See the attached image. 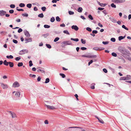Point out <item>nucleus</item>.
I'll return each mask as SVG.
<instances>
[{"label":"nucleus","instance_id":"obj_1","mask_svg":"<svg viewBox=\"0 0 131 131\" xmlns=\"http://www.w3.org/2000/svg\"><path fill=\"white\" fill-rule=\"evenodd\" d=\"M118 50L122 53L124 54H125L126 53V50L124 48L120 47L118 48Z\"/></svg>","mask_w":131,"mask_h":131},{"label":"nucleus","instance_id":"obj_2","mask_svg":"<svg viewBox=\"0 0 131 131\" xmlns=\"http://www.w3.org/2000/svg\"><path fill=\"white\" fill-rule=\"evenodd\" d=\"M0 84L1 87L3 89H7L8 88V86L7 84L3 82H1Z\"/></svg>","mask_w":131,"mask_h":131},{"label":"nucleus","instance_id":"obj_3","mask_svg":"<svg viewBox=\"0 0 131 131\" xmlns=\"http://www.w3.org/2000/svg\"><path fill=\"white\" fill-rule=\"evenodd\" d=\"M37 71L39 72H40L42 73H45V71L44 69L40 67H38L37 68Z\"/></svg>","mask_w":131,"mask_h":131},{"label":"nucleus","instance_id":"obj_4","mask_svg":"<svg viewBox=\"0 0 131 131\" xmlns=\"http://www.w3.org/2000/svg\"><path fill=\"white\" fill-rule=\"evenodd\" d=\"M15 93V96L16 98H18L19 97L20 95V92L19 91L16 92L14 91L13 92V94H14Z\"/></svg>","mask_w":131,"mask_h":131},{"label":"nucleus","instance_id":"obj_5","mask_svg":"<svg viewBox=\"0 0 131 131\" xmlns=\"http://www.w3.org/2000/svg\"><path fill=\"white\" fill-rule=\"evenodd\" d=\"M20 86L19 83L17 81H15L13 84L12 86L13 88L18 87Z\"/></svg>","mask_w":131,"mask_h":131},{"label":"nucleus","instance_id":"obj_6","mask_svg":"<svg viewBox=\"0 0 131 131\" xmlns=\"http://www.w3.org/2000/svg\"><path fill=\"white\" fill-rule=\"evenodd\" d=\"M28 51L26 49H24L20 51L19 52L20 55H22L25 53L28 52Z\"/></svg>","mask_w":131,"mask_h":131},{"label":"nucleus","instance_id":"obj_7","mask_svg":"<svg viewBox=\"0 0 131 131\" xmlns=\"http://www.w3.org/2000/svg\"><path fill=\"white\" fill-rule=\"evenodd\" d=\"M62 43L66 46L72 45V42L70 41H64Z\"/></svg>","mask_w":131,"mask_h":131},{"label":"nucleus","instance_id":"obj_8","mask_svg":"<svg viewBox=\"0 0 131 131\" xmlns=\"http://www.w3.org/2000/svg\"><path fill=\"white\" fill-rule=\"evenodd\" d=\"M45 106L48 109L50 110H54L55 109V107L52 106H50L49 105H45Z\"/></svg>","mask_w":131,"mask_h":131},{"label":"nucleus","instance_id":"obj_9","mask_svg":"<svg viewBox=\"0 0 131 131\" xmlns=\"http://www.w3.org/2000/svg\"><path fill=\"white\" fill-rule=\"evenodd\" d=\"M71 28L72 29H74L76 31H78L79 29L77 26L74 25H73L71 26Z\"/></svg>","mask_w":131,"mask_h":131},{"label":"nucleus","instance_id":"obj_10","mask_svg":"<svg viewBox=\"0 0 131 131\" xmlns=\"http://www.w3.org/2000/svg\"><path fill=\"white\" fill-rule=\"evenodd\" d=\"M24 33L26 36L27 37H29L30 36L29 32L26 30H25L24 31Z\"/></svg>","mask_w":131,"mask_h":131},{"label":"nucleus","instance_id":"obj_11","mask_svg":"<svg viewBox=\"0 0 131 131\" xmlns=\"http://www.w3.org/2000/svg\"><path fill=\"white\" fill-rule=\"evenodd\" d=\"M6 13V12L3 10H0V15L1 16H3L5 15V14Z\"/></svg>","mask_w":131,"mask_h":131},{"label":"nucleus","instance_id":"obj_12","mask_svg":"<svg viewBox=\"0 0 131 131\" xmlns=\"http://www.w3.org/2000/svg\"><path fill=\"white\" fill-rule=\"evenodd\" d=\"M25 40H26L27 41L25 42V43H27V42H31L32 41V38H26L25 39Z\"/></svg>","mask_w":131,"mask_h":131},{"label":"nucleus","instance_id":"obj_13","mask_svg":"<svg viewBox=\"0 0 131 131\" xmlns=\"http://www.w3.org/2000/svg\"><path fill=\"white\" fill-rule=\"evenodd\" d=\"M109 19L111 20V21L114 23H116L117 22L116 20L114 18L112 17H110Z\"/></svg>","mask_w":131,"mask_h":131},{"label":"nucleus","instance_id":"obj_14","mask_svg":"<svg viewBox=\"0 0 131 131\" xmlns=\"http://www.w3.org/2000/svg\"><path fill=\"white\" fill-rule=\"evenodd\" d=\"M97 57V56L96 55H92L88 56V58H95Z\"/></svg>","mask_w":131,"mask_h":131},{"label":"nucleus","instance_id":"obj_15","mask_svg":"<svg viewBox=\"0 0 131 131\" xmlns=\"http://www.w3.org/2000/svg\"><path fill=\"white\" fill-rule=\"evenodd\" d=\"M98 4L100 5L102 7H105L106 5V4H103V3H101L99 2H97Z\"/></svg>","mask_w":131,"mask_h":131},{"label":"nucleus","instance_id":"obj_16","mask_svg":"<svg viewBox=\"0 0 131 131\" xmlns=\"http://www.w3.org/2000/svg\"><path fill=\"white\" fill-rule=\"evenodd\" d=\"M83 10L82 8L81 7H79L77 11L79 13H81L82 12Z\"/></svg>","mask_w":131,"mask_h":131},{"label":"nucleus","instance_id":"obj_17","mask_svg":"<svg viewBox=\"0 0 131 131\" xmlns=\"http://www.w3.org/2000/svg\"><path fill=\"white\" fill-rule=\"evenodd\" d=\"M4 64L6 66H8L9 64V62H7L6 60H5L4 62Z\"/></svg>","mask_w":131,"mask_h":131},{"label":"nucleus","instance_id":"obj_18","mask_svg":"<svg viewBox=\"0 0 131 131\" xmlns=\"http://www.w3.org/2000/svg\"><path fill=\"white\" fill-rule=\"evenodd\" d=\"M9 66L11 67H13L14 64L12 62H9Z\"/></svg>","mask_w":131,"mask_h":131},{"label":"nucleus","instance_id":"obj_19","mask_svg":"<svg viewBox=\"0 0 131 131\" xmlns=\"http://www.w3.org/2000/svg\"><path fill=\"white\" fill-rule=\"evenodd\" d=\"M125 36H124V37H123L122 36H120L118 37V40L119 41H121L122 39H123L125 38Z\"/></svg>","mask_w":131,"mask_h":131},{"label":"nucleus","instance_id":"obj_20","mask_svg":"<svg viewBox=\"0 0 131 131\" xmlns=\"http://www.w3.org/2000/svg\"><path fill=\"white\" fill-rule=\"evenodd\" d=\"M126 80H131V76L129 75H127L126 77Z\"/></svg>","mask_w":131,"mask_h":131},{"label":"nucleus","instance_id":"obj_21","mask_svg":"<svg viewBox=\"0 0 131 131\" xmlns=\"http://www.w3.org/2000/svg\"><path fill=\"white\" fill-rule=\"evenodd\" d=\"M23 65V63L22 62H19L17 64V66L18 67H20L22 66Z\"/></svg>","mask_w":131,"mask_h":131},{"label":"nucleus","instance_id":"obj_22","mask_svg":"<svg viewBox=\"0 0 131 131\" xmlns=\"http://www.w3.org/2000/svg\"><path fill=\"white\" fill-rule=\"evenodd\" d=\"M71 40L74 41H75L76 42L78 41H79V39L78 38H71Z\"/></svg>","mask_w":131,"mask_h":131},{"label":"nucleus","instance_id":"obj_23","mask_svg":"<svg viewBox=\"0 0 131 131\" xmlns=\"http://www.w3.org/2000/svg\"><path fill=\"white\" fill-rule=\"evenodd\" d=\"M50 81V79L49 78H48L46 79L45 81V83H49Z\"/></svg>","mask_w":131,"mask_h":131},{"label":"nucleus","instance_id":"obj_24","mask_svg":"<svg viewBox=\"0 0 131 131\" xmlns=\"http://www.w3.org/2000/svg\"><path fill=\"white\" fill-rule=\"evenodd\" d=\"M11 114L12 116V117L13 118H14L16 117V114L14 113H11Z\"/></svg>","mask_w":131,"mask_h":131},{"label":"nucleus","instance_id":"obj_25","mask_svg":"<svg viewBox=\"0 0 131 131\" xmlns=\"http://www.w3.org/2000/svg\"><path fill=\"white\" fill-rule=\"evenodd\" d=\"M38 16L40 18H43L44 16V15L42 13L38 15Z\"/></svg>","mask_w":131,"mask_h":131},{"label":"nucleus","instance_id":"obj_26","mask_svg":"<svg viewBox=\"0 0 131 131\" xmlns=\"http://www.w3.org/2000/svg\"><path fill=\"white\" fill-rule=\"evenodd\" d=\"M6 57L8 59H13V57L11 55H10L9 56H7Z\"/></svg>","mask_w":131,"mask_h":131},{"label":"nucleus","instance_id":"obj_27","mask_svg":"<svg viewBox=\"0 0 131 131\" xmlns=\"http://www.w3.org/2000/svg\"><path fill=\"white\" fill-rule=\"evenodd\" d=\"M63 32L64 33L66 34H67L69 35L70 33L68 32V31L67 30H65L63 31Z\"/></svg>","mask_w":131,"mask_h":131},{"label":"nucleus","instance_id":"obj_28","mask_svg":"<svg viewBox=\"0 0 131 131\" xmlns=\"http://www.w3.org/2000/svg\"><path fill=\"white\" fill-rule=\"evenodd\" d=\"M55 20V19L54 17H52L50 19V21L51 22H53Z\"/></svg>","mask_w":131,"mask_h":131},{"label":"nucleus","instance_id":"obj_29","mask_svg":"<svg viewBox=\"0 0 131 131\" xmlns=\"http://www.w3.org/2000/svg\"><path fill=\"white\" fill-rule=\"evenodd\" d=\"M98 120L100 123L102 124H103L104 123L102 119L101 118H98Z\"/></svg>","mask_w":131,"mask_h":131},{"label":"nucleus","instance_id":"obj_30","mask_svg":"<svg viewBox=\"0 0 131 131\" xmlns=\"http://www.w3.org/2000/svg\"><path fill=\"white\" fill-rule=\"evenodd\" d=\"M95 83H92L91 85L92 86L91 87V88L92 89H94L95 88L94 85H95Z\"/></svg>","mask_w":131,"mask_h":131},{"label":"nucleus","instance_id":"obj_31","mask_svg":"<svg viewBox=\"0 0 131 131\" xmlns=\"http://www.w3.org/2000/svg\"><path fill=\"white\" fill-rule=\"evenodd\" d=\"M32 6V5L31 4H28L27 5V7L29 8H30Z\"/></svg>","mask_w":131,"mask_h":131},{"label":"nucleus","instance_id":"obj_32","mask_svg":"<svg viewBox=\"0 0 131 131\" xmlns=\"http://www.w3.org/2000/svg\"><path fill=\"white\" fill-rule=\"evenodd\" d=\"M19 6L21 7H23L25 6V4L23 3H21L19 4Z\"/></svg>","mask_w":131,"mask_h":131},{"label":"nucleus","instance_id":"obj_33","mask_svg":"<svg viewBox=\"0 0 131 131\" xmlns=\"http://www.w3.org/2000/svg\"><path fill=\"white\" fill-rule=\"evenodd\" d=\"M56 20L57 21H60L61 19L59 16H57L56 18Z\"/></svg>","mask_w":131,"mask_h":131},{"label":"nucleus","instance_id":"obj_34","mask_svg":"<svg viewBox=\"0 0 131 131\" xmlns=\"http://www.w3.org/2000/svg\"><path fill=\"white\" fill-rule=\"evenodd\" d=\"M111 6L113 8H116V5H115L113 3L111 4Z\"/></svg>","mask_w":131,"mask_h":131},{"label":"nucleus","instance_id":"obj_35","mask_svg":"<svg viewBox=\"0 0 131 131\" xmlns=\"http://www.w3.org/2000/svg\"><path fill=\"white\" fill-rule=\"evenodd\" d=\"M118 0H112V2L116 3H118Z\"/></svg>","mask_w":131,"mask_h":131},{"label":"nucleus","instance_id":"obj_36","mask_svg":"<svg viewBox=\"0 0 131 131\" xmlns=\"http://www.w3.org/2000/svg\"><path fill=\"white\" fill-rule=\"evenodd\" d=\"M122 28H124L125 29L127 30H128V28H127L124 25H122Z\"/></svg>","mask_w":131,"mask_h":131},{"label":"nucleus","instance_id":"obj_37","mask_svg":"<svg viewBox=\"0 0 131 131\" xmlns=\"http://www.w3.org/2000/svg\"><path fill=\"white\" fill-rule=\"evenodd\" d=\"M21 59V58L20 57H17L15 58V60L16 61H18Z\"/></svg>","mask_w":131,"mask_h":131},{"label":"nucleus","instance_id":"obj_38","mask_svg":"<svg viewBox=\"0 0 131 131\" xmlns=\"http://www.w3.org/2000/svg\"><path fill=\"white\" fill-rule=\"evenodd\" d=\"M81 42L83 44H84L86 43L85 40H84L83 39H82L81 40Z\"/></svg>","mask_w":131,"mask_h":131},{"label":"nucleus","instance_id":"obj_39","mask_svg":"<svg viewBox=\"0 0 131 131\" xmlns=\"http://www.w3.org/2000/svg\"><path fill=\"white\" fill-rule=\"evenodd\" d=\"M46 46L47 47L49 48H51V46L49 44H46Z\"/></svg>","mask_w":131,"mask_h":131},{"label":"nucleus","instance_id":"obj_40","mask_svg":"<svg viewBox=\"0 0 131 131\" xmlns=\"http://www.w3.org/2000/svg\"><path fill=\"white\" fill-rule=\"evenodd\" d=\"M125 1V0H118V3L124 2Z\"/></svg>","mask_w":131,"mask_h":131},{"label":"nucleus","instance_id":"obj_41","mask_svg":"<svg viewBox=\"0 0 131 131\" xmlns=\"http://www.w3.org/2000/svg\"><path fill=\"white\" fill-rule=\"evenodd\" d=\"M60 75L61 76H62V77L63 78H64L66 77L65 75L63 73H60Z\"/></svg>","mask_w":131,"mask_h":131},{"label":"nucleus","instance_id":"obj_42","mask_svg":"<svg viewBox=\"0 0 131 131\" xmlns=\"http://www.w3.org/2000/svg\"><path fill=\"white\" fill-rule=\"evenodd\" d=\"M44 27L45 28H49L50 27V26L47 25H45L44 26Z\"/></svg>","mask_w":131,"mask_h":131},{"label":"nucleus","instance_id":"obj_43","mask_svg":"<svg viewBox=\"0 0 131 131\" xmlns=\"http://www.w3.org/2000/svg\"><path fill=\"white\" fill-rule=\"evenodd\" d=\"M59 37H57L55 38L54 40V42H56L58 41L59 40Z\"/></svg>","mask_w":131,"mask_h":131},{"label":"nucleus","instance_id":"obj_44","mask_svg":"<svg viewBox=\"0 0 131 131\" xmlns=\"http://www.w3.org/2000/svg\"><path fill=\"white\" fill-rule=\"evenodd\" d=\"M112 55L114 57H116L117 56V54L114 52H113L112 53Z\"/></svg>","mask_w":131,"mask_h":131},{"label":"nucleus","instance_id":"obj_45","mask_svg":"<svg viewBox=\"0 0 131 131\" xmlns=\"http://www.w3.org/2000/svg\"><path fill=\"white\" fill-rule=\"evenodd\" d=\"M29 66L30 67H31L33 65V64L32 62V61L31 60H30L29 61Z\"/></svg>","mask_w":131,"mask_h":131},{"label":"nucleus","instance_id":"obj_46","mask_svg":"<svg viewBox=\"0 0 131 131\" xmlns=\"http://www.w3.org/2000/svg\"><path fill=\"white\" fill-rule=\"evenodd\" d=\"M86 30L89 32H91L92 31L91 29L89 27H87L86 28Z\"/></svg>","mask_w":131,"mask_h":131},{"label":"nucleus","instance_id":"obj_47","mask_svg":"<svg viewBox=\"0 0 131 131\" xmlns=\"http://www.w3.org/2000/svg\"><path fill=\"white\" fill-rule=\"evenodd\" d=\"M69 14L70 15H73L74 14V12H73L70 11L68 12Z\"/></svg>","mask_w":131,"mask_h":131},{"label":"nucleus","instance_id":"obj_48","mask_svg":"<svg viewBox=\"0 0 131 131\" xmlns=\"http://www.w3.org/2000/svg\"><path fill=\"white\" fill-rule=\"evenodd\" d=\"M41 9L43 11H45L46 10V7H41Z\"/></svg>","mask_w":131,"mask_h":131},{"label":"nucleus","instance_id":"obj_49","mask_svg":"<svg viewBox=\"0 0 131 131\" xmlns=\"http://www.w3.org/2000/svg\"><path fill=\"white\" fill-rule=\"evenodd\" d=\"M88 17L89 19H90L91 20H92L93 19V18L92 16L91 15H89L88 16Z\"/></svg>","mask_w":131,"mask_h":131},{"label":"nucleus","instance_id":"obj_50","mask_svg":"<svg viewBox=\"0 0 131 131\" xmlns=\"http://www.w3.org/2000/svg\"><path fill=\"white\" fill-rule=\"evenodd\" d=\"M111 40L113 42H115V41L116 40L115 38H111Z\"/></svg>","mask_w":131,"mask_h":131},{"label":"nucleus","instance_id":"obj_51","mask_svg":"<svg viewBox=\"0 0 131 131\" xmlns=\"http://www.w3.org/2000/svg\"><path fill=\"white\" fill-rule=\"evenodd\" d=\"M98 31L96 30H93L92 31V33L93 34H96L97 33Z\"/></svg>","mask_w":131,"mask_h":131},{"label":"nucleus","instance_id":"obj_52","mask_svg":"<svg viewBox=\"0 0 131 131\" xmlns=\"http://www.w3.org/2000/svg\"><path fill=\"white\" fill-rule=\"evenodd\" d=\"M120 80H126V77H122L121 78H120Z\"/></svg>","mask_w":131,"mask_h":131},{"label":"nucleus","instance_id":"obj_53","mask_svg":"<svg viewBox=\"0 0 131 131\" xmlns=\"http://www.w3.org/2000/svg\"><path fill=\"white\" fill-rule=\"evenodd\" d=\"M22 15L23 16L26 17H28V14H23Z\"/></svg>","mask_w":131,"mask_h":131},{"label":"nucleus","instance_id":"obj_54","mask_svg":"<svg viewBox=\"0 0 131 131\" xmlns=\"http://www.w3.org/2000/svg\"><path fill=\"white\" fill-rule=\"evenodd\" d=\"M10 7L12 8H14L15 7V5L14 4H11L10 5Z\"/></svg>","mask_w":131,"mask_h":131},{"label":"nucleus","instance_id":"obj_55","mask_svg":"<svg viewBox=\"0 0 131 131\" xmlns=\"http://www.w3.org/2000/svg\"><path fill=\"white\" fill-rule=\"evenodd\" d=\"M23 31V30L21 28H19L18 31V33H20Z\"/></svg>","mask_w":131,"mask_h":131},{"label":"nucleus","instance_id":"obj_56","mask_svg":"<svg viewBox=\"0 0 131 131\" xmlns=\"http://www.w3.org/2000/svg\"><path fill=\"white\" fill-rule=\"evenodd\" d=\"M108 42L107 41H103L102 43L104 45H106L108 43Z\"/></svg>","mask_w":131,"mask_h":131},{"label":"nucleus","instance_id":"obj_57","mask_svg":"<svg viewBox=\"0 0 131 131\" xmlns=\"http://www.w3.org/2000/svg\"><path fill=\"white\" fill-rule=\"evenodd\" d=\"M18 8V7H17V8L16 9L17 10H18V11H23L24 10V9H17V8Z\"/></svg>","mask_w":131,"mask_h":131},{"label":"nucleus","instance_id":"obj_58","mask_svg":"<svg viewBox=\"0 0 131 131\" xmlns=\"http://www.w3.org/2000/svg\"><path fill=\"white\" fill-rule=\"evenodd\" d=\"M13 42L14 43L16 44L18 42V41L17 40L14 39L13 40Z\"/></svg>","mask_w":131,"mask_h":131},{"label":"nucleus","instance_id":"obj_59","mask_svg":"<svg viewBox=\"0 0 131 131\" xmlns=\"http://www.w3.org/2000/svg\"><path fill=\"white\" fill-rule=\"evenodd\" d=\"M93 49L94 50H99V48L98 47H94L93 48Z\"/></svg>","mask_w":131,"mask_h":131},{"label":"nucleus","instance_id":"obj_60","mask_svg":"<svg viewBox=\"0 0 131 131\" xmlns=\"http://www.w3.org/2000/svg\"><path fill=\"white\" fill-rule=\"evenodd\" d=\"M81 49L82 50H85L86 49V48L85 47H82L81 48Z\"/></svg>","mask_w":131,"mask_h":131},{"label":"nucleus","instance_id":"obj_61","mask_svg":"<svg viewBox=\"0 0 131 131\" xmlns=\"http://www.w3.org/2000/svg\"><path fill=\"white\" fill-rule=\"evenodd\" d=\"M93 62V61L92 60H91L88 63V65L89 66Z\"/></svg>","mask_w":131,"mask_h":131},{"label":"nucleus","instance_id":"obj_62","mask_svg":"<svg viewBox=\"0 0 131 131\" xmlns=\"http://www.w3.org/2000/svg\"><path fill=\"white\" fill-rule=\"evenodd\" d=\"M103 70L105 73H107V71L106 69H103Z\"/></svg>","mask_w":131,"mask_h":131},{"label":"nucleus","instance_id":"obj_63","mask_svg":"<svg viewBox=\"0 0 131 131\" xmlns=\"http://www.w3.org/2000/svg\"><path fill=\"white\" fill-rule=\"evenodd\" d=\"M3 79H6L7 78V76L5 75H4L3 77Z\"/></svg>","mask_w":131,"mask_h":131},{"label":"nucleus","instance_id":"obj_64","mask_svg":"<svg viewBox=\"0 0 131 131\" xmlns=\"http://www.w3.org/2000/svg\"><path fill=\"white\" fill-rule=\"evenodd\" d=\"M14 11L13 10H10L9 11V13L10 14H12L14 13Z\"/></svg>","mask_w":131,"mask_h":131}]
</instances>
